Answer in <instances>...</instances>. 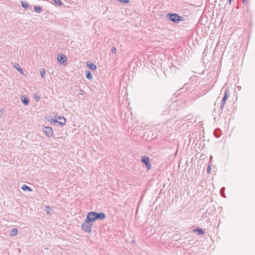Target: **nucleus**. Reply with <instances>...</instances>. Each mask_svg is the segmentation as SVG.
Segmentation results:
<instances>
[{
    "instance_id": "f257e3e1",
    "label": "nucleus",
    "mask_w": 255,
    "mask_h": 255,
    "mask_svg": "<svg viewBox=\"0 0 255 255\" xmlns=\"http://www.w3.org/2000/svg\"><path fill=\"white\" fill-rule=\"evenodd\" d=\"M202 1L203 0H192V14L203 16L204 11Z\"/></svg>"
},
{
    "instance_id": "f03ea898",
    "label": "nucleus",
    "mask_w": 255,
    "mask_h": 255,
    "mask_svg": "<svg viewBox=\"0 0 255 255\" xmlns=\"http://www.w3.org/2000/svg\"><path fill=\"white\" fill-rule=\"evenodd\" d=\"M93 225H92L88 221L85 219V221L83 222L82 225H81V229L88 233H91L92 232V227Z\"/></svg>"
},
{
    "instance_id": "7ed1b4c3",
    "label": "nucleus",
    "mask_w": 255,
    "mask_h": 255,
    "mask_svg": "<svg viewBox=\"0 0 255 255\" xmlns=\"http://www.w3.org/2000/svg\"><path fill=\"white\" fill-rule=\"evenodd\" d=\"M91 215L93 216L96 221L97 220H103L106 218V215L104 212L98 213L95 211L90 212Z\"/></svg>"
},
{
    "instance_id": "20e7f679",
    "label": "nucleus",
    "mask_w": 255,
    "mask_h": 255,
    "mask_svg": "<svg viewBox=\"0 0 255 255\" xmlns=\"http://www.w3.org/2000/svg\"><path fill=\"white\" fill-rule=\"evenodd\" d=\"M229 95V90L228 88H226L225 90L224 93V96L222 99L221 102V105L220 107V110L222 111V112L223 110L225 104L226 103V101L228 98Z\"/></svg>"
},
{
    "instance_id": "39448f33",
    "label": "nucleus",
    "mask_w": 255,
    "mask_h": 255,
    "mask_svg": "<svg viewBox=\"0 0 255 255\" xmlns=\"http://www.w3.org/2000/svg\"><path fill=\"white\" fill-rule=\"evenodd\" d=\"M141 161L142 163H143L145 165L146 169L147 170H149L151 169V163L150 162V161H149V157L145 156V155L142 156L141 157Z\"/></svg>"
},
{
    "instance_id": "423d86ee",
    "label": "nucleus",
    "mask_w": 255,
    "mask_h": 255,
    "mask_svg": "<svg viewBox=\"0 0 255 255\" xmlns=\"http://www.w3.org/2000/svg\"><path fill=\"white\" fill-rule=\"evenodd\" d=\"M43 130L48 137H51L53 136V130L51 127L44 126L43 128Z\"/></svg>"
},
{
    "instance_id": "0eeeda50",
    "label": "nucleus",
    "mask_w": 255,
    "mask_h": 255,
    "mask_svg": "<svg viewBox=\"0 0 255 255\" xmlns=\"http://www.w3.org/2000/svg\"><path fill=\"white\" fill-rule=\"evenodd\" d=\"M67 58L66 56L63 54H58L57 55V60L60 64H63L67 61Z\"/></svg>"
},
{
    "instance_id": "6e6552de",
    "label": "nucleus",
    "mask_w": 255,
    "mask_h": 255,
    "mask_svg": "<svg viewBox=\"0 0 255 255\" xmlns=\"http://www.w3.org/2000/svg\"><path fill=\"white\" fill-rule=\"evenodd\" d=\"M169 21H172L175 23H178L180 21L184 20V17H166Z\"/></svg>"
},
{
    "instance_id": "1a4fd4ad",
    "label": "nucleus",
    "mask_w": 255,
    "mask_h": 255,
    "mask_svg": "<svg viewBox=\"0 0 255 255\" xmlns=\"http://www.w3.org/2000/svg\"><path fill=\"white\" fill-rule=\"evenodd\" d=\"M192 232L195 233L197 236L203 235L205 233L204 230L199 227H197L194 229H192Z\"/></svg>"
},
{
    "instance_id": "9d476101",
    "label": "nucleus",
    "mask_w": 255,
    "mask_h": 255,
    "mask_svg": "<svg viewBox=\"0 0 255 255\" xmlns=\"http://www.w3.org/2000/svg\"><path fill=\"white\" fill-rule=\"evenodd\" d=\"M86 220L88 221L92 225L96 221L95 218L91 215L90 212H88L86 216Z\"/></svg>"
},
{
    "instance_id": "9b49d317",
    "label": "nucleus",
    "mask_w": 255,
    "mask_h": 255,
    "mask_svg": "<svg viewBox=\"0 0 255 255\" xmlns=\"http://www.w3.org/2000/svg\"><path fill=\"white\" fill-rule=\"evenodd\" d=\"M57 118V120L58 119L59 120V121H58V123L59 124V125L60 126H63L65 125L66 119L64 117L60 116H58Z\"/></svg>"
},
{
    "instance_id": "f8f14e48",
    "label": "nucleus",
    "mask_w": 255,
    "mask_h": 255,
    "mask_svg": "<svg viewBox=\"0 0 255 255\" xmlns=\"http://www.w3.org/2000/svg\"><path fill=\"white\" fill-rule=\"evenodd\" d=\"M86 65L89 69L93 71H95L97 69V66L93 63H92L91 62L87 61L86 62Z\"/></svg>"
},
{
    "instance_id": "ddd939ff",
    "label": "nucleus",
    "mask_w": 255,
    "mask_h": 255,
    "mask_svg": "<svg viewBox=\"0 0 255 255\" xmlns=\"http://www.w3.org/2000/svg\"><path fill=\"white\" fill-rule=\"evenodd\" d=\"M21 101L22 102V104L25 105L27 106L29 103V100L28 98L26 95H21Z\"/></svg>"
},
{
    "instance_id": "4468645a",
    "label": "nucleus",
    "mask_w": 255,
    "mask_h": 255,
    "mask_svg": "<svg viewBox=\"0 0 255 255\" xmlns=\"http://www.w3.org/2000/svg\"><path fill=\"white\" fill-rule=\"evenodd\" d=\"M46 120L48 122L51 123L52 124H54L55 123H58L57 118L56 117H55V118H50L49 117L48 118H46Z\"/></svg>"
},
{
    "instance_id": "2eb2a0df",
    "label": "nucleus",
    "mask_w": 255,
    "mask_h": 255,
    "mask_svg": "<svg viewBox=\"0 0 255 255\" xmlns=\"http://www.w3.org/2000/svg\"><path fill=\"white\" fill-rule=\"evenodd\" d=\"M21 189L24 191L32 192L33 191L32 189L30 187L26 185V184H23L21 187Z\"/></svg>"
},
{
    "instance_id": "dca6fc26",
    "label": "nucleus",
    "mask_w": 255,
    "mask_h": 255,
    "mask_svg": "<svg viewBox=\"0 0 255 255\" xmlns=\"http://www.w3.org/2000/svg\"><path fill=\"white\" fill-rule=\"evenodd\" d=\"M14 66L15 68L18 71V72L20 74H21L22 75L24 74V72H23L22 68L19 66V65L18 64L15 63V64Z\"/></svg>"
},
{
    "instance_id": "f3484780",
    "label": "nucleus",
    "mask_w": 255,
    "mask_h": 255,
    "mask_svg": "<svg viewBox=\"0 0 255 255\" xmlns=\"http://www.w3.org/2000/svg\"><path fill=\"white\" fill-rule=\"evenodd\" d=\"M86 78L89 80H92L93 79V75L91 72L89 71H86Z\"/></svg>"
},
{
    "instance_id": "a211bd4d",
    "label": "nucleus",
    "mask_w": 255,
    "mask_h": 255,
    "mask_svg": "<svg viewBox=\"0 0 255 255\" xmlns=\"http://www.w3.org/2000/svg\"><path fill=\"white\" fill-rule=\"evenodd\" d=\"M18 233V230L16 228H13L10 232V235L12 237H13L17 235Z\"/></svg>"
},
{
    "instance_id": "6ab92c4d",
    "label": "nucleus",
    "mask_w": 255,
    "mask_h": 255,
    "mask_svg": "<svg viewBox=\"0 0 255 255\" xmlns=\"http://www.w3.org/2000/svg\"><path fill=\"white\" fill-rule=\"evenodd\" d=\"M208 20H210L208 18V17H200L199 21H200V22L203 23L204 22H205V24H207Z\"/></svg>"
},
{
    "instance_id": "aec40b11",
    "label": "nucleus",
    "mask_w": 255,
    "mask_h": 255,
    "mask_svg": "<svg viewBox=\"0 0 255 255\" xmlns=\"http://www.w3.org/2000/svg\"><path fill=\"white\" fill-rule=\"evenodd\" d=\"M41 7L40 6H35L34 7V10L37 12L39 13L41 11Z\"/></svg>"
},
{
    "instance_id": "412c9836",
    "label": "nucleus",
    "mask_w": 255,
    "mask_h": 255,
    "mask_svg": "<svg viewBox=\"0 0 255 255\" xmlns=\"http://www.w3.org/2000/svg\"><path fill=\"white\" fill-rule=\"evenodd\" d=\"M45 211H46V212L48 214H51V213H50V211L51 210V208H50L49 206H46L45 207Z\"/></svg>"
},
{
    "instance_id": "4be33fe9",
    "label": "nucleus",
    "mask_w": 255,
    "mask_h": 255,
    "mask_svg": "<svg viewBox=\"0 0 255 255\" xmlns=\"http://www.w3.org/2000/svg\"><path fill=\"white\" fill-rule=\"evenodd\" d=\"M46 75L45 71L44 69H42L40 71V75L42 78H45V75Z\"/></svg>"
},
{
    "instance_id": "5701e85b",
    "label": "nucleus",
    "mask_w": 255,
    "mask_h": 255,
    "mask_svg": "<svg viewBox=\"0 0 255 255\" xmlns=\"http://www.w3.org/2000/svg\"><path fill=\"white\" fill-rule=\"evenodd\" d=\"M21 5L25 8H27L29 7V5L26 1L21 2Z\"/></svg>"
},
{
    "instance_id": "b1692460",
    "label": "nucleus",
    "mask_w": 255,
    "mask_h": 255,
    "mask_svg": "<svg viewBox=\"0 0 255 255\" xmlns=\"http://www.w3.org/2000/svg\"><path fill=\"white\" fill-rule=\"evenodd\" d=\"M34 99L36 102H38L40 100V97L38 95L35 94L34 95Z\"/></svg>"
},
{
    "instance_id": "393cba45",
    "label": "nucleus",
    "mask_w": 255,
    "mask_h": 255,
    "mask_svg": "<svg viewBox=\"0 0 255 255\" xmlns=\"http://www.w3.org/2000/svg\"><path fill=\"white\" fill-rule=\"evenodd\" d=\"M54 1L56 4L59 5H61L63 4V3L60 0H54Z\"/></svg>"
},
{
    "instance_id": "a878e982",
    "label": "nucleus",
    "mask_w": 255,
    "mask_h": 255,
    "mask_svg": "<svg viewBox=\"0 0 255 255\" xmlns=\"http://www.w3.org/2000/svg\"><path fill=\"white\" fill-rule=\"evenodd\" d=\"M117 49L115 46H113L111 49L112 53L115 54L116 53Z\"/></svg>"
},
{
    "instance_id": "bb28decb",
    "label": "nucleus",
    "mask_w": 255,
    "mask_h": 255,
    "mask_svg": "<svg viewBox=\"0 0 255 255\" xmlns=\"http://www.w3.org/2000/svg\"><path fill=\"white\" fill-rule=\"evenodd\" d=\"M217 131V129H216L215 132H214V134H215V136L216 137H219L220 136V130H218V131H219V134H216V131Z\"/></svg>"
},
{
    "instance_id": "cd10ccee",
    "label": "nucleus",
    "mask_w": 255,
    "mask_h": 255,
    "mask_svg": "<svg viewBox=\"0 0 255 255\" xmlns=\"http://www.w3.org/2000/svg\"><path fill=\"white\" fill-rule=\"evenodd\" d=\"M119 2L125 3H128L129 2V0H118Z\"/></svg>"
},
{
    "instance_id": "c85d7f7f",
    "label": "nucleus",
    "mask_w": 255,
    "mask_h": 255,
    "mask_svg": "<svg viewBox=\"0 0 255 255\" xmlns=\"http://www.w3.org/2000/svg\"><path fill=\"white\" fill-rule=\"evenodd\" d=\"M167 16H178L177 14L176 13H168L167 14Z\"/></svg>"
},
{
    "instance_id": "c756f323",
    "label": "nucleus",
    "mask_w": 255,
    "mask_h": 255,
    "mask_svg": "<svg viewBox=\"0 0 255 255\" xmlns=\"http://www.w3.org/2000/svg\"><path fill=\"white\" fill-rule=\"evenodd\" d=\"M211 166L210 165H208V167H207V172L210 173L211 171Z\"/></svg>"
},
{
    "instance_id": "7c9ffc66",
    "label": "nucleus",
    "mask_w": 255,
    "mask_h": 255,
    "mask_svg": "<svg viewBox=\"0 0 255 255\" xmlns=\"http://www.w3.org/2000/svg\"><path fill=\"white\" fill-rule=\"evenodd\" d=\"M4 112V109L3 108H1L0 109V115H2L3 114V113Z\"/></svg>"
},
{
    "instance_id": "2f4dec72",
    "label": "nucleus",
    "mask_w": 255,
    "mask_h": 255,
    "mask_svg": "<svg viewBox=\"0 0 255 255\" xmlns=\"http://www.w3.org/2000/svg\"><path fill=\"white\" fill-rule=\"evenodd\" d=\"M84 94V91L83 90H80L79 91V94L80 95H83Z\"/></svg>"
},
{
    "instance_id": "473e14b6",
    "label": "nucleus",
    "mask_w": 255,
    "mask_h": 255,
    "mask_svg": "<svg viewBox=\"0 0 255 255\" xmlns=\"http://www.w3.org/2000/svg\"><path fill=\"white\" fill-rule=\"evenodd\" d=\"M209 18H210V19H211V21H210V22H209V24H210V23H211V22H212V21H213V17H211V16H210V17H209Z\"/></svg>"
},
{
    "instance_id": "72a5a7b5",
    "label": "nucleus",
    "mask_w": 255,
    "mask_h": 255,
    "mask_svg": "<svg viewBox=\"0 0 255 255\" xmlns=\"http://www.w3.org/2000/svg\"><path fill=\"white\" fill-rule=\"evenodd\" d=\"M207 211L206 212V213H204V214H203V217L204 218H205V217H207V216H206V215H205L207 214Z\"/></svg>"
},
{
    "instance_id": "f704fd0d",
    "label": "nucleus",
    "mask_w": 255,
    "mask_h": 255,
    "mask_svg": "<svg viewBox=\"0 0 255 255\" xmlns=\"http://www.w3.org/2000/svg\"><path fill=\"white\" fill-rule=\"evenodd\" d=\"M243 3H245L247 1V0H242Z\"/></svg>"
},
{
    "instance_id": "c9c22d12",
    "label": "nucleus",
    "mask_w": 255,
    "mask_h": 255,
    "mask_svg": "<svg viewBox=\"0 0 255 255\" xmlns=\"http://www.w3.org/2000/svg\"><path fill=\"white\" fill-rule=\"evenodd\" d=\"M218 130H219V129H217V131H216V134H219V133H218V132H219Z\"/></svg>"
},
{
    "instance_id": "e433bc0d",
    "label": "nucleus",
    "mask_w": 255,
    "mask_h": 255,
    "mask_svg": "<svg viewBox=\"0 0 255 255\" xmlns=\"http://www.w3.org/2000/svg\"><path fill=\"white\" fill-rule=\"evenodd\" d=\"M223 17H222V19H221V22L223 21Z\"/></svg>"
},
{
    "instance_id": "4c0bfd02",
    "label": "nucleus",
    "mask_w": 255,
    "mask_h": 255,
    "mask_svg": "<svg viewBox=\"0 0 255 255\" xmlns=\"http://www.w3.org/2000/svg\"><path fill=\"white\" fill-rule=\"evenodd\" d=\"M194 255H196V254H195Z\"/></svg>"
}]
</instances>
